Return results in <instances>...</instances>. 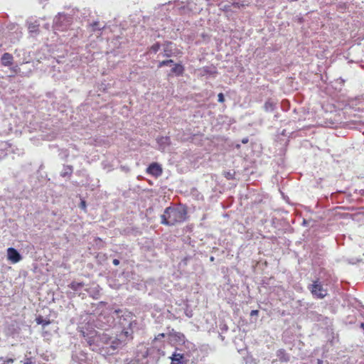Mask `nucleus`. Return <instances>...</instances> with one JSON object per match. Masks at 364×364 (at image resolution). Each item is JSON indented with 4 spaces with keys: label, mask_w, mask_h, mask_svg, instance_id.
<instances>
[{
    "label": "nucleus",
    "mask_w": 364,
    "mask_h": 364,
    "mask_svg": "<svg viewBox=\"0 0 364 364\" xmlns=\"http://www.w3.org/2000/svg\"><path fill=\"white\" fill-rule=\"evenodd\" d=\"M113 317L109 316H106L105 314H102V311L99 313V315L96 319V323L95 326L98 328L107 329V326H110V323L113 322Z\"/></svg>",
    "instance_id": "obj_4"
},
{
    "label": "nucleus",
    "mask_w": 364,
    "mask_h": 364,
    "mask_svg": "<svg viewBox=\"0 0 364 364\" xmlns=\"http://www.w3.org/2000/svg\"><path fill=\"white\" fill-rule=\"evenodd\" d=\"M36 321L38 324H42L43 326H48L50 323V320L43 319L42 316H38L36 317Z\"/></svg>",
    "instance_id": "obj_14"
},
{
    "label": "nucleus",
    "mask_w": 364,
    "mask_h": 364,
    "mask_svg": "<svg viewBox=\"0 0 364 364\" xmlns=\"http://www.w3.org/2000/svg\"><path fill=\"white\" fill-rule=\"evenodd\" d=\"M173 60H162L161 62H159V65H158V67L159 68H161L163 66H166V65H170L171 63H173Z\"/></svg>",
    "instance_id": "obj_17"
},
{
    "label": "nucleus",
    "mask_w": 364,
    "mask_h": 364,
    "mask_svg": "<svg viewBox=\"0 0 364 364\" xmlns=\"http://www.w3.org/2000/svg\"><path fill=\"white\" fill-rule=\"evenodd\" d=\"M3 360V358L2 357H0V360Z\"/></svg>",
    "instance_id": "obj_33"
},
{
    "label": "nucleus",
    "mask_w": 364,
    "mask_h": 364,
    "mask_svg": "<svg viewBox=\"0 0 364 364\" xmlns=\"http://www.w3.org/2000/svg\"><path fill=\"white\" fill-rule=\"evenodd\" d=\"M72 172H73V168H72V167H71V166H67L65 168V171H64V172H63V173H61V176H62L63 177H65V176H66L67 175H70V174L72 173Z\"/></svg>",
    "instance_id": "obj_16"
},
{
    "label": "nucleus",
    "mask_w": 364,
    "mask_h": 364,
    "mask_svg": "<svg viewBox=\"0 0 364 364\" xmlns=\"http://www.w3.org/2000/svg\"><path fill=\"white\" fill-rule=\"evenodd\" d=\"M184 356L181 353H173L171 357V364H183Z\"/></svg>",
    "instance_id": "obj_11"
},
{
    "label": "nucleus",
    "mask_w": 364,
    "mask_h": 364,
    "mask_svg": "<svg viewBox=\"0 0 364 364\" xmlns=\"http://www.w3.org/2000/svg\"><path fill=\"white\" fill-rule=\"evenodd\" d=\"M277 355L282 363H287L289 360V356L284 349L279 350L277 353Z\"/></svg>",
    "instance_id": "obj_10"
},
{
    "label": "nucleus",
    "mask_w": 364,
    "mask_h": 364,
    "mask_svg": "<svg viewBox=\"0 0 364 364\" xmlns=\"http://www.w3.org/2000/svg\"><path fill=\"white\" fill-rule=\"evenodd\" d=\"M95 23H92V28L95 27Z\"/></svg>",
    "instance_id": "obj_32"
},
{
    "label": "nucleus",
    "mask_w": 364,
    "mask_h": 364,
    "mask_svg": "<svg viewBox=\"0 0 364 364\" xmlns=\"http://www.w3.org/2000/svg\"><path fill=\"white\" fill-rule=\"evenodd\" d=\"M244 6H245L244 4L235 2V3H232L230 4L223 6V7L220 8V10L223 11L224 12H230V11H232V7L239 9Z\"/></svg>",
    "instance_id": "obj_9"
},
{
    "label": "nucleus",
    "mask_w": 364,
    "mask_h": 364,
    "mask_svg": "<svg viewBox=\"0 0 364 364\" xmlns=\"http://www.w3.org/2000/svg\"><path fill=\"white\" fill-rule=\"evenodd\" d=\"M133 316L130 313H128L125 316H122L119 320V331H117L116 336L114 340L110 342L111 337L106 333H96L92 336V343H96L97 346H100L99 350L106 348L107 353L113 354L114 351L117 349L124 347L129 341L134 338L133 333Z\"/></svg>",
    "instance_id": "obj_1"
},
{
    "label": "nucleus",
    "mask_w": 364,
    "mask_h": 364,
    "mask_svg": "<svg viewBox=\"0 0 364 364\" xmlns=\"http://www.w3.org/2000/svg\"><path fill=\"white\" fill-rule=\"evenodd\" d=\"M308 289L312 296L316 299H322L328 295V290L323 287L319 279L313 281L312 284L308 285Z\"/></svg>",
    "instance_id": "obj_3"
},
{
    "label": "nucleus",
    "mask_w": 364,
    "mask_h": 364,
    "mask_svg": "<svg viewBox=\"0 0 364 364\" xmlns=\"http://www.w3.org/2000/svg\"><path fill=\"white\" fill-rule=\"evenodd\" d=\"M112 263L114 266H117L119 264V260L117 259H114Z\"/></svg>",
    "instance_id": "obj_25"
},
{
    "label": "nucleus",
    "mask_w": 364,
    "mask_h": 364,
    "mask_svg": "<svg viewBox=\"0 0 364 364\" xmlns=\"http://www.w3.org/2000/svg\"><path fill=\"white\" fill-rule=\"evenodd\" d=\"M184 67L179 63L175 64L174 67L171 69V73L177 76H181L184 73Z\"/></svg>",
    "instance_id": "obj_12"
},
{
    "label": "nucleus",
    "mask_w": 364,
    "mask_h": 364,
    "mask_svg": "<svg viewBox=\"0 0 364 364\" xmlns=\"http://www.w3.org/2000/svg\"><path fill=\"white\" fill-rule=\"evenodd\" d=\"M218 102H225V97L222 92L219 93L218 95Z\"/></svg>",
    "instance_id": "obj_21"
},
{
    "label": "nucleus",
    "mask_w": 364,
    "mask_h": 364,
    "mask_svg": "<svg viewBox=\"0 0 364 364\" xmlns=\"http://www.w3.org/2000/svg\"><path fill=\"white\" fill-rule=\"evenodd\" d=\"M120 311H121V310H119H119H115V311H114V312H115V313H117V314L119 313Z\"/></svg>",
    "instance_id": "obj_29"
},
{
    "label": "nucleus",
    "mask_w": 364,
    "mask_h": 364,
    "mask_svg": "<svg viewBox=\"0 0 364 364\" xmlns=\"http://www.w3.org/2000/svg\"><path fill=\"white\" fill-rule=\"evenodd\" d=\"M164 337H165V333H161L158 334V336H157V337L156 338V339H160V338H163Z\"/></svg>",
    "instance_id": "obj_26"
},
{
    "label": "nucleus",
    "mask_w": 364,
    "mask_h": 364,
    "mask_svg": "<svg viewBox=\"0 0 364 364\" xmlns=\"http://www.w3.org/2000/svg\"><path fill=\"white\" fill-rule=\"evenodd\" d=\"M87 342L89 345H91V340L90 338H88V339L87 340Z\"/></svg>",
    "instance_id": "obj_28"
},
{
    "label": "nucleus",
    "mask_w": 364,
    "mask_h": 364,
    "mask_svg": "<svg viewBox=\"0 0 364 364\" xmlns=\"http://www.w3.org/2000/svg\"><path fill=\"white\" fill-rule=\"evenodd\" d=\"M264 109L266 111H269V110H272L274 109V104L269 101H267L265 103H264Z\"/></svg>",
    "instance_id": "obj_18"
},
{
    "label": "nucleus",
    "mask_w": 364,
    "mask_h": 364,
    "mask_svg": "<svg viewBox=\"0 0 364 364\" xmlns=\"http://www.w3.org/2000/svg\"><path fill=\"white\" fill-rule=\"evenodd\" d=\"M105 307V306L104 304H100L97 308L95 309V311H97V314H98L99 311L97 310H100L101 309H104Z\"/></svg>",
    "instance_id": "obj_24"
},
{
    "label": "nucleus",
    "mask_w": 364,
    "mask_h": 364,
    "mask_svg": "<svg viewBox=\"0 0 364 364\" xmlns=\"http://www.w3.org/2000/svg\"><path fill=\"white\" fill-rule=\"evenodd\" d=\"M169 336L175 338H178L179 341H183L185 336L183 333L179 332H176L173 329L169 333Z\"/></svg>",
    "instance_id": "obj_13"
},
{
    "label": "nucleus",
    "mask_w": 364,
    "mask_h": 364,
    "mask_svg": "<svg viewBox=\"0 0 364 364\" xmlns=\"http://www.w3.org/2000/svg\"><path fill=\"white\" fill-rule=\"evenodd\" d=\"M14 362V359L13 358H6V360H4V363L3 364H11Z\"/></svg>",
    "instance_id": "obj_22"
},
{
    "label": "nucleus",
    "mask_w": 364,
    "mask_h": 364,
    "mask_svg": "<svg viewBox=\"0 0 364 364\" xmlns=\"http://www.w3.org/2000/svg\"><path fill=\"white\" fill-rule=\"evenodd\" d=\"M82 335H83V337H85V332H82Z\"/></svg>",
    "instance_id": "obj_31"
},
{
    "label": "nucleus",
    "mask_w": 364,
    "mask_h": 364,
    "mask_svg": "<svg viewBox=\"0 0 364 364\" xmlns=\"http://www.w3.org/2000/svg\"><path fill=\"white\" fill-rule=\"evenodd\" d=\"M173 43L170 41H166L164 43V55L165 57H171L173 55H176L177 53L174 52L172 49Z\"/></svg>",
    "instance_id": "obj_7"
},
{
    "label": "nucleus",
    "mask_w": 364,
    "mask_h": 364,
    "mask_svg": "<svg viewBox=\"0 0 364 364\" xmlns=\"http://www.w3.org/2000/svg\"><path fill=\"white\" fill-rule=\"evenodd\" d=\"M161 166L156 162L151 163L146 168V173L154 177H159L162 174Z\"/></svg>",
    "instance_id": "obj_5"
},
{
    "label": "nucleus",
    "mask_w": 364,
    "mask_h": 364,
    "mask_svg": "<svg viewBox=\"0 0 364 364\" xmlns=\"http://www.w3.org/2000/svg\"><path fill=\"white\" fill-rule=\"evenodd\" d=\"M258 314H259V311L258 310H252L250 312V316H257Z\"/></svg>",
    "instance_id": "obj_23"
},
{
    "label": "nucleus",
    "mask_w": 364,
    "mask_h": 364,
    "mask_svg": "<svg viewBox=\"0 0 364 364\" xmlns=\"http://www.w3.org/2000/svg\"><path fill=\"white\" fill-rule=\"evenodd\" d=\"M186 215L187 211L185 208L169 206L161 215V223L167 226H173L185 221Z\"/></svg>",
    "instance_id": "obj_2"
},
{
    "label": "nucleus",
    "mask_w": 364,
    "mask_h": 364,
    "mask_svg": "<svg viewBox=\"0 0 364 364\" xmlns=\"http://www.w3.org/2000/svg\"><path fill=\"white\" fill-rule=\"evenodd\" d=\"M1 63L4 66H9L12 65L14 58L13 55L9 53H5L1 56Z\"/></svg>",
    "instance_id": "obj_8"
},
{
    "label": "nucleus",
    "mask_w": 364,
    "mask_h": 364,
    "mask_svg": "<svg viewBox=\"0 0 364 364\" xmlns=\"http://www.w3.org/2000/svg\"><path fill=\"white\" fill-rule=\"evenodd\" d=\"M235 174V172L233 171H224V173H223V176L228 180L234 179Z\"/></svg>",
    "instance_id": "obj_15"
},
{
    "label": "nucleus",
    "mask_w": 364,
    "mask_h": 364,
    "mask_svg": "<svg viewBox=\"0 0 364 364\" xmlns=\"http://www.w3.org/2000/svg\"><path fill=\"white\" fill-rule=\"evenodd\" d=\"M247 139H243L242 140V143H247Z\"/></svg>",
    "instance_id": "obj_30"
},
{
    "label": "nucleus",
    "mask_w": 364,
    "mask_h": 364,
    "mask_svg": "<svg viewBox=\"0 0 364 364\" xmlns=\"http://www.w3.org/2000/svg\"><path fill=\"white\" fill-rule=\"evenodd\" d=\"M160 49V44L159 43H156L152 45L150 48V50L154 53H156Z\"/></svg>",
    "instance_id": "obj_19"
},
{
    "label": "nucleus",
    "mask_w": 364,
    "mask_h": 364,
    "mask_svg": "<svg viewBox=\"0 0 364 364\" xmlns=\"http://www.w3.org/2000/svg\"><path fill=\"white\" fill-rule=\"evenodd\" d=\"M7 258L12 263L15 264L20 262L22 257L15 248L9 247L7 249Z\"/></svg>",
    "instance_id": "obj_6"
},
{
    "label": "nucleus",
    "mask_w": 364,
    "mask_h": 364,
    "mask_svg": "<svg viewBox=\"0 0 364 364\" xmlns=\"http://www.w3.org/2000/svg\"><path fill=\"white\" fill-rule=\"evenodd\" d=\"M80 207L82 208V209H85V207H86V205H85V201L84 200H82L81 203H80Z\"/></svg>",
    "instance_id": "obj_27"
},
{
    "label": "nucleus",
    "mask_w": 364,
    "mask_h": 364,
    "mask_svg": "<svg viewBox=\"0 0 364 364\" xmlns=\"http://www.w3.org/2000/svg\"><path fill=\"white\" fill-rule=\"evenodd\" d=\"M23 364H33V358H26Z\"/></svg>",
    "instance_id": "obj_20"
}]
</instances>
